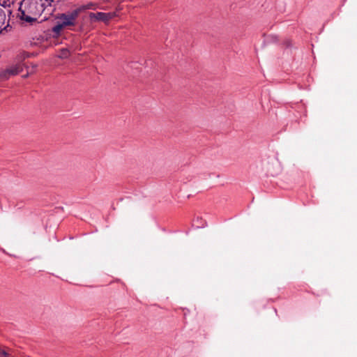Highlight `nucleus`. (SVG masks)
Segmentation results:
<instances>
[{"instance_id":"1","label":"nucleus","mask_w":357,"mask_h":357,"mask_svg":"<svg viewBox=\"0 0 357 357\" xmlns=\"http://www.w3.org/2000/svg\"><path fill=\"white\" fill-rule=\"evenodd\" d=\"M54 0H23L20 2L18 8L20 15V20L26 22L32 23L36 21L37 17L40 16L45 8L51 6Z\"/></svg>"},{"instance_id":"2","label":"nucleus","mask_w":357,"mask_h":357,"mask_svg":"<svg viewBox=\"0 0 357 357\" xmlns=\"http://www.w3.org/2000/svg\"><path fill=\"white\" fill-rule=\"evenodd\" d=\"M30 54L27 52H21L17 56V62L9 68L0 70V82L8 79L11 76L19 74L23 70V61L29 57Z\"/></svg>"},{"instance_id":"3","label":"nucleus","mask_w":357,"mask_h":357,"mask_svg":"<svg viewBox=\"0 0 357 357\" xmlns=\"http://www.w3.org/2000/svg\"><path fill=\"white\" fill-rule=\"evenodd\" d=\"M114 16L113 13H102V12H97V13H91L90 14V17L91 19H94L98 21H101L104 22H109Z\"/></svg>"},{"instance_id":"4","label":"nucleus","mask_w":357,"mask_h":357,"mask_svg":"<svg viewBox=\"0 0 357 357\" xmlns=\"http://www.w3.org/2000/svg\"><path fill=\"white\" fill-rule=\"evenodd\" d=\"M59 19L62 20L61 22L63 23V25H64L65 26L74 24V22L72 19H70L68 13L61 14Z\"/></svg>"},{"instance_id":"5","label":"nucleus","mask_w":357,"mask_h":357,"mask_svg":"<svg viewBox=\"0 0 357 357\" xmlns=\"http://www.w3.org/2000/svg\"><path fill=\"white\" fill-rule=\"evenodd\" d=\"M280 40L277 36L270 34L266 36L264 40V45H270L271 43H280Z\"/></svg>"},{"instance_id":"6","label":"nucleus","mask_w":357,"mask_h":357,"mask_svg":"<svg viewBox=\"0 0 357 357\" xmlns=\"http://www.w3.org/2000/svg\"><path fill=\"white\" fill-rule=\"evenodd\" d=\"M6 20V13L4 10L0 8V33L3 31V29H6V26L3 29L1 26L4 24Z\"/></svg>"},{"instance_id":"7","label":"nucleus","mask_w":357,"mask_h":357,"mask_svg":"<svg viewBox=\"0 0 357 357\" xmlns=\"http://www.w3.org/2000/svg\"><path fill=\"white\" fill-rule=\"evenodd\" d=\"M70 55V50L68 48H63L61 50V52L59 54V57L62 59H65L68 57Z\"/></svg>"},{"instance_id":"8","label":"nucleus","mask_w":357,"mask_h":357,"mask_svg":"<svg viewBox=\"0 0 357 357\" xmlns=\"http://www.w3.org/2000/svg\"><path fill=\"white\" fill-rule=\"evenodd\" d=\"M65 27L64 25H63V23H58L55 26L52 27L53 32L56 33H59L60 31L63 29V28Z\"/></svg>"},{"instance_id":"9","label":"nucleus","mask_w":357,"mask_h":357,"mask_svg":"<svg viewBox=\"0 0 357 357\" xmlns=\"http://www.w3.org/2000/svg\"><path fill=\"white\" fill-rule=\"evenodd\" d=\"M79 13V10L75 9V10H73L71 13H68V14L70 16V19H72L73 21L74 22L75 20V19L77 17Z\"/></svg>"},{"instance_id":"10","label":"nucleus","mask_w":357,"mask_h":357,"mask_svg":"<svg viewBox=\"0 0 357 357\" xmlns=\"http://www.w3.org/2000/svg\"><path fill=\"white\" fill-rule=\"evenodd\" d=\"M9 0H0V6L6 8L7 6H9Z\"/></svg>"},{"instance_id":"11","label":"nucleus","mask_w":357,"mask_h":357,"mask_svg":"<svg viewBox=\"0 0 357 357\" xmlns=\"http://www.w3.org/2000/svg\"><path fill=\"white\" fill-rule=\"evenodd\" d=\"M0 356L1 357H10V354L4 350L0 351Z\"/></svg>"},{"instance_id":"12","label":"nucleus","mask_w":357,"mask_h":357,"mask_svg":"<svg viewBox=\"0 0 357 357\" xmlns=\"http://www.w3.org/2000/svg\"><path fill=\"white\" fill-rule=\"evenodd\" d=\"M7 11H8L9 15H10L12 14V12L10 9H8Z\"/></svg>"},{"instance_id":"13","label":"nucleus","mask_w":357,"mask_h":357,"mask_svg":"<svg viewBox=\"0 0 357 357\" xmlns=\"http://www.w3.org/2000/svg\"><path fill=\"white\" fill-rule=\"evenodd\" d=\"M282 45H290V43H289V42H284V43H283Z\"/></svg>"},{"instance_id":"14","label":"nucleus","mask_w":357,"mask_h":357,"mask_svg":"<svg viewBox=\"0 0 357 357\" xmlns=\"http://www.w3.org/2000/svg\"><path fill=\"white\" fill-rule=\"evenodd\" d=\"M204 227V225H197V227Z\"/></svg>"},{"instance_id":"15","label":"nucleus","mask_w":357,"mask_h":357,"mask_svg":"<svg viewBox=\"0 0 357 357\" xmlns=\"http://www.w3.org/2000/svg\"><path fill=\"white\" fill-rule=\"evenodd\" d=\"M28 76H29V74H26V75H24V78H26V77H27Z\"/></svg>"}]
</instances>
